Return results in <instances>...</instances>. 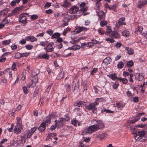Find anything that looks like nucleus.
I'll list each match as a JSON object with an SVG mask.
<instances>
[{
    "label": "nucleus",
    "mask_w": 147,
    "mask_h": 147,
    "mask_svg": "<svg viewBox=\"0 0 147 147\" xmlns=\"http://www.w3.org/2000/svg\"><path fill=\"white\" fill-rule=\"evenodd\" d=\"M96 123L94 125L90 126L87 128L85 129L83 132L84 134H91L93 132L96 131L104 127V125L100 120L95 121Z\"/></svg>",
    "instance_id": "obj_1"
},
{
    "label": "nucleus",
    "mask_w": 147,
    "mask_h": 147,
    "mask_svg": "<svg viewBox=\"0 0 147 147\" xmlns=\"http://www.w3.org/2000/svg\"><path fill=\"white\" fill-rule=\"evenodd\" d=\"M147 4L146 0H138L136 3L137 7L138 8H141Z\"/></svg>",
    "instance_id": "obj_2"
},
{
    "label": "nucleus",
    "mask_w": 147,
    "mask_h": 147,
    "mask_svg": "<svg viewBox=\"0 0 147 147\" xmlns=\"http://www.w3.org/2000/svg\"><path fill=\"white\" fill-rule=\"evenodd\" d=\"M64 118H60L59 120H55V122L56 125H57L58 127H60L63 126L65 122L64 121Z\"/></svg>",
    "instance_id": "obj_3"
},
{
    "label": "nucleus",
    "mask_w": 147,
    "mask_h": 147,
    "mask_svg": "<svg viewBox=\"0 0 147 147\" xmlns=\"http://www.w3.org/2000/svg\"><path fill=\"white\" fill-rule=\"evenodd\" d=\"M54 47V43L53 42H51L49 43L46 48V52H51L53 51Z\"/></svg>",
    "instance_id": "obj_4"
},
{
    "label": "nucleus",
    "mask_w": 147,
    "mask_h": 147,
    "mask_svg": "<svg viewBox=\"0 0 147 147\" xmlns=\"http://www.w3.org/2000/svg\"><path fill=\"white\" fill-rule=\"evenodd\" d=\"M35 75L34 76L32 77V84L31 85V86L34 87L35 86L36 84L38 82V78L37 77V75Z\"/></svg>",
    "instance_id": "obj_5"
},
{
    "label": "nucleus",
    "mask_w": 147,
    "mask_h": 147,
    "mask_svg": "<svg viewBox=\"0 0 147 147\" xmlns=\"http://www.w3.org/2000/svg\"><path fill=\"white\" fill-rule=\"evenodd\" d=\"M37 127H34L32 128H31V130L28 132V134H25L24 135L25 137H27L28 138H30L33 133L34 132Z\"/></svg>",
    "instance_id": "obj_6"
},
{
    "label": "nucleus",
    "mask_w": 147,
    "mask_h": 147,
    "mask_svg": "<svg viewBox=\"0 0 147 147\" xmlns=\"http://www.w3.org/2000/svg\"><path fill=\"white\" fill-rule=\"evenodd\" d=\"M26 19V16L23 15H21L20 16L19 21L24 24H26L27 23Z\"/></svg>",
    "instance_id": "obj_7"
},
{
    "label": "nucleus",
    "mask_w": 147,
    "mask_h": 147,
    "mask_svg": "<svg viewBox=\"0 0 147 147\" xmlns=\"http://www.w3.org/2000/svg\"><path fill=\"white\" fill-rule=\"evenodd\" d=\"M87 28L86 27H82L78 26L77 27L76 29V33H78L82 31H86Z\"/></svg>",
    "instance_id": "obj_8"
},
{
    "label": "nucleus",
    "mask_w": 147,
    "mask_h": 147,
    "mask_svg": "<svg viewBox=\"0 0 147 147\" xmlns=\"http://www.w3.org/2000/svg\"><path fill=\"white\" fill-rule=\"evenodd\" d=\"M98 19L100 20H104L105 18V15L103 11H100L98 13Z\"/></svg>",
    "instance_id": "obj_9"
},
{
    "label": "nucleus",
    "mask_w": 147,
    "mask_h": 147,
    "mask_svg": "<svg viewBox=\"0 0 147 147\" xmlns=\"http://www.w3.org/2000/svg\"><path fill=\"white\" fill-rule=\"evenodd\" d=\"M134 76L135 78L139 81H142L144 78V76L142 74L138 73L135 74Z\"/></svg>",
    "instance_id": "obj_10"
},
{
    "label": "nucleus",
    "mask_w": 147,
    "mask_h": 147,
    "mask_svg": "<svg viewBox=\"0 0 147 147\" xmlns=\"http://www.w3.org/2000/svg\"><path fill=\"white\" fill-rule=\"evenodd\" d=\"M25 39L26 40H30L32 42L36 41L37 40V39L33 36H27L25 38Z\"/></svg>",
    "instance_id": "obj_11"
},
{
    "label": "nucleus",
    "mask_w": 147,
    "mask_h": 147,
    "mask_svg": "<svg viewBox=\"0 0 147 147\" xmlns=\"http://www.w3.org/2000/svg\"><path fill=\"white\" fill-rule=\"evenodd\" d=\"M111 36L115 38H120V34L116 31H113L111 32Z\"/></svg>",
    "instance_id": "obj_12"
},
{
    "label": "nucleus",
    "mask_w": 147,
    "mask_h": 147,
    "mask_svg": "<svg viewBox=\"0 0 147 147\" xmlns=\"http://www.w3.org/2000/svg\"><path fill=\"white\" fill-rule=\"evenodd\" d=\"M38 57L39 59H48L49 58V55L47 53L44 54H40L38 55Z\"/></svg>",
    "instance_id": "obj_13"
},
{
    "label": "nucleus",
    "mask_w": 147,
    "mask_h": 147,
    "mask_svg": "<svg viewBox=\"0 0 147 147\" xmlns=\"http://www.w3.org/2000/svg\"><path fill=\"white\" fill-rule=\"evenodd\" d=\"M78 10V8L75 6H74L72 7L69 10V13L71 14L75 13Z\"/></svg>",
    "instance_id": "obj_14"
},
{
    "label": "nucleus",
    "mask_w": 147,
    "mask_h": 147,
    "mask_svg": "<svg viewBox=\"0 0 147 147\" xmlns=\"http://www.w3.org/2000/svg\"><path fill=\"white\" fill-rule=\"evenodd\" d=\"M107 76L113 80H114L116 79L120 81L121 80V78L117 77L115 73L113 74L109 75H108Z\"/></svg>",
    "instance_id": "obj_15"
},
{
    "label": "nucleus",
    "mask_w": 147,
    "mask_h": 147,
    "mask_svg": "<svg viewBox=\"0 0 147 147\" xmlns=\"http://www.w3.org/2000/svg\"><path fill=\"white\" fill-rule=\"evenodd\" d=\"M46 128V124L45 122H43L38 127V130L41 132L43 131Z\"/></svg>",
    "instance_id": "obj_16"
},
{
    "label": "nucleus",
    "mask_w": 147,
    "mask_h": 147,
    "mask_svg": "<svg viewBox=\"0 0 147 147\" xmlns=\"http://www.w3.org/2000/svg\"><path fill=\"white\" fill-rule=\"evenodd\" d=\"M17 125L16 126L20 128H22V124L21 119L20 117L17 118Z\"/></svg>",
    "instance_id": "obj_17"
},
{
    "label": "nucleus",
    "mask_w": 147,
    "mask_h": 147,
    "mask_svg": "<svg viewBox=\"0 0 147 147\" xmlns=\"http://www.w3.org/2000/svg\"><path fill=\"white\" fill-rule=\"evenodd\" d=\"M84 102L83 101L78 100L74 103L75 106L82 107L84 105Z\"/></svg>",
    "instance_id": "obj_18"
},
{
    "label": "nucleus",
    "mask_w": 147,
    "mask_h": 147,
    "mask_svg": "<svg viewBox=\"0 0 147 147\" xmlns=\"http://www.w3.org/2000/svg\"><path fill=\"white\" fill-rule=\"evenodd\" d=\"M88 109L89 110H95L97 109V108L96 107L94 106V105L92 103L90 104L87 107Z\"/></svg>",
    "instance_id": "obj_19"
},
{
    "label": "nucleus",
    "mask_w": 147,
    "mask_h": 147,
    "mask_svg": "<svg viewBox=\"0 0 147 147\" xmlns=\"http://www.w3.org/2000/svg\"><path fill=\"white\" fill-rule=\"evenodd\" d=\"M125 48L127 51V53L128 54L132 55L134 54V50L131 48L128 47H125Z\"/></svg>",
    "instance_id": "obj_20"
},
{
    "label": "nucleus",
    "mask_w": 147,
    "mask_h": 147,
    "mask_svg": "<svg viewBox=\"0 0 147 147\" xmlns=\"http://www.w3.org/2000/svg\"><path fill=\"white\" fill-rule=\"evenodd\" d=\"M111 61L112 59L110 57H107L104 59L103 62L106 65H108L110 64Z\"/></svg>",
    "instance_id": "obj_21"
},
{
    "label": "nucleus",
    "mask_w": 147,
    "mask_h": 147,
    "mask_svg": "<svg viewBox=\"0 0 147 147\" xmlns=\"http://www.w3.org/2000/svg\"><path fill=\"white\" fill-rule=\"evenodd\" d=\"M112 32V29L111 27L109 26H107L106 32L105 33V34L108 36L109 34Z\"/></svg>",
    "instance_id": "obj_22"
},
{
    "label": "nucleus",
    "mask_w": 147,
    "mask_h": 147,
    "mask_svg": "<svg viewBox=\"0 0 147 147\" xmlns=\"http://www.w3.org/2000/svg\"><path fill=\"white\" fill-rule=\"evenodd\" d=\"M20 129L18 127L15 126L14 129V133L16 134H18L20 133L21 131Z\"/></svg>",
    "instance_id": "obj_23"
},
{
    "label": "nucleus",
    "mask_w": 147,
    "mask_h": 147,
    "mask_svg": "<svg viewBox=\"0 0 147 147\" xmlns=\"http://www.w3.org/2000/svg\"><path fill=\"white\" fill-rule=\"evenodd\" d=\"M116 106L119 109H121L125 105L121 103L117 102L116 104Z\"/></svg>",
    "instance_id": "obj_24"
},
{
    "label": "nucleus",
    "mask_w": 147,
    "mask_h": 147,
    "mask_svg": "<svg viewBox=\"0 0 147 147\" xmlns=\"http://www.w3.org/2000/svg\"><path fill=\"white\" fill-rule=\"evenodd\" d=\"M60 36V34L58 32H56L54 33L51 36V38L54 39V38H58Z\"/></svg>",
    "instance_id": "obj_25"
},
{
    "label": "nucleus",
    "mask_w": 147,
    "mask_h": 147,
    "mask_svg": "<svg viewBox=\"0 0 147 147\" xmlns=\"http://www.w3.org/2000/svg\"><path fill=\"white\" fill-rule=\"evenodd\" d=\"M77 123L78 125L79 126L80 125V123L78 122L76 119H73L71 121V124L74 125L75 126H77Z\"/></svg>",
    "instance_id": "obj_26"
},
{
    "label": "nucleus",
    "mask_w": 147,
    "mask_h": 147,
    "mask_svg": "<svg viewBox=\"0 0 147 147\" xmlns=\"http://www.w3.org/2000/svg\"><path fill=\"white\" fill-rule=\"evenodd\" d=\"M21 9L22 8L20 7H16L12 10V12L14 13H17L21 10Z\"/></svg>",
    "instance_id": "obj_27"
},
{
    "label": "nucleus",
    "mask_w": 147,
    "mask_h": 147,
    "mask_svg": "<svg viewBox=\"0 0 147 147\" xmlns=\"http://www.w3.org/2000/svg\"><path fill=\"white\" fill-rule=\"evenodd\" d=\"M70 5V3H69L67 0L64 1L63 3L61 4V5L65 7H66Z\"/></svg>",
    "instance_id": "obj_28"
},
{
    "label": "nucleus",
    "mask_w": 147,
    "mask_h": 147,
    "mask_svg": "<svg viewBox=\"0 0 147 147\" xmlns=\"http://www.w3.org/2000/svg\"><path fill=\"white\" fill-rule=\"evenodd\" d=\"M145 134V132L144 130H142L139 131L138 132V134L140 137H144Z\"/></svg>",
    "instance_id": "obj_29"
},
{
    "label": "nucleus",
    "mask_w": 147,
    "mask_h": 147,
    "mask_svg": "<svg viewBox=\"0 0 147 147\" xmlns=\"http://www.w3.org/2000/svg\"><path fill=\"white\" fill-rule=\"evenodd\" d=\"M104 112L107 113H113V111L110 110L109 109H107L105 108H104L102 110V112Z\"/></svg>",
    "instance_id": "obj_30"
},
{
    "label": "nucleus",
    "mask_w": 147,
    "mask_h": 147,
    "mask_svg": "<svg viewBox=\"0 0 147 147\" xmlns=\"http://www.w3.org/2000/svg\"><path fill=\"white\" fill-rule=\"evenodd\" d=\"M9 77L8 78V81L9 82V83H10L13 79L12 77V71H9Z\"/></svg>",
    "instance_id": "obj_31"
},
{
    "label": "nucleus",
    "mask_w": 147,
    "mask_h": 147,
    "mask_svg": "<svg viewBox=\"0 0 147 147\" xmlns=\"http://www.w3.org/2000/svg\"><path fill=\"white\" fill-rule=\"evenodd\" d=\"M65 88L66 89V92H68L70 90L71 86L69 84H67L65 86Z\"/></svg>",
    "instance_id": "obj_32"
},
{
    "label": "nucleus",
    "mask_w": 147,
    "mask_h": 147,
    "mask_svg": "<svg viewBox=\"0 0 147 147\" xmlns=\"http://www.w3.org/2000/svg\"><path fill=\"white\" fill-rule=\"evenodd\" d=\"M124 66L123 63L122 61L119 62L117 65V68L119 69H121Z\"/></svg>",
    "instance_id": "obj_33"
},
{
    "label": "nucleus",
    "mask_w": 147,
    "mask_h": 147,
    "mask_svg": "<svg viewBox=\"0 0 147 147\" xmlns=\"http://www.w3.org/2000/svg\"><path fill=\"white\" fill-rule=\"evenodd\" d=\"M125 19L124 18L122 17L118 21V23L119 25H123V21L125 20Z\"/></svg>",
    "instance_id": "obj_34"
},
{
    "label": "nucleus",
    "mask_w": 147,
    "mask_h": 147,
    "mask_svg": "<svg viewBox=\"0 0 147 147\" xmlns=\"http://www.w3.org/2000/svg\"><path fill=\"white\" fill-rule=\"evenodd\" d=\"M11 39L6 40L2 42V44L4 45L9 44L11 42Z\"/></svg>",
    "instance_id": "obj_35"
},
{
    "label": "nucleus",
    "mask_w": 147,
    "mask_h": 147,
    "mask_svg": "<svg viewBox=\"0 0 147 147\" xmlns=\"http://www.w3.org/2000/svg\"><path fill=\"white\" fill-rule=\"evenodd\" d=\"M122 35L124 36H127L129 35V32L127 30H125L122 32Z\"/></svg>",
    "instance_id": "obj_36"
},
{
    "label": "nucleus",
    "mask_w": 147,
    "mask_h": 147,
    "mask_svg": "<svg viewBox=\"0 0 147 147\" xmlns=\"http://www.w3.org/2000/svg\"><path fill=\"white\" fill-rule=\"evenodd\" d=\"M79 86V84L78 82L76 83L74 87V90L76 92H77L78 91Z\"/></svg>",
    "instance_id": "obj_37"
},
{
    "label": "nucleus",
    "mask_w": 147,
    "mask_h": 147,
    "mask_svg": "<svg viewBox=\"0 0 147 147\" xmlns=\"http://www.w3.org/2000/svg\"><path fill=\"white\" fill-rule=\"evenodd\" d=\"M70 30L71 28H69V27H67V28H66V30L63 32V35L64 36H65L66 35L67 32L70 31Z\"/></svg>",
    "instance_id": "obj_38"
},
{
    "label": "nucleus",
    "mask_w": 147,
    "mask_h": 147,
    "mask_svg": "<svg viewBox=\"0 0 147 147\" xmlns=\"http://www.w3.org/2000/svg\"><path fill=\"white\" fill-rule=\"evenodd\" d=\"M107 21L105 20L101 21L100 23V25L102 27H103L104 26L107 25Z\"/></svg>",
    "instance_id": "obj_39"
},
{
    "label": "nucleus",
    "mask_w": 147,
    "mask_h": 147,
    "mask_svg": "<svg viewBox=\"0 0 147 147\" xmlns=\"http://www.w3.org/2000/svg\"><path fill=\"white\" fill-rule=\"evenodd\" d=\"M26 49L30 50L32 49L33 48V46L30 45H28L26 46Z\"/></svg>",
    "instance_id": "obj_40"
},
{
    "label": "nucleus",
    "mask_w": 147,
    "mask_h": 147,
    "mask_svg": "<svg viewBox=\"0 0 147 147\" xmlns=\"http://www.w3.org/2000/svg\"><path fill=\"white\" fill-rule=\"evenodd\" d=\"M51 116L50 115H49L47 116L46 120L44 122L45 123H50L51 122V118H50Z\"/></svg>",
    "instance_id": "obj_41"
},
{
    "label": "nucleus",
    "mask_w": 147,
    "mask_h": 147,
    "mask_svg": "<svg viewBox=\"0 0 147 147\" xmlns=\"http://www.w3.org/2000/svg\"><path fill=\"white\" fill-rule=\"evenodd\" d=\"M119 86V83L117 82H116L113 85V88L114 89H116L118 88V87Z\"/></svg>",
    "instance_id": "obj_42"
},
{
    "label": "nucleus",
    "mask_w": 147,
    "mask_h": 147,
    "mask_svg": "<svg viewBox=\"0 0 147 147\" xmlns=\"http://www.w3.org/2000/svg\"><path fill=\"white\" fill-rule=\"evenodd\" d=\"M15 57L16 58L20 59L21 57H23L21 53H17L15 55Z\"/></svg>",
    "instance_id": "obj_43"
},
{
    "label": "nucleus",
    "mask_w": 147,
    "mask_h": 147,
    "mask_svg": "<svg viewBox=\"0 0 147 147\" xmlns=\"http://www.w3.org/2000/svg\"><path fill=\"white\" fill-rule=\"evenodd\" d=\"M16 63L15 62H14L13 63V64L12 65V67H11L13 71H16L17 70V69L16 68Z\"/></svg>",
    "instance_id": "obj_44"
},
{
    "label": "nucleus",
    "mask_w": 147,
    "mask_h": 147,
    "mask_svg": "<svg viewBox=\"0 0 147 147\" xmlns=\"http://www.w3.org/2000/svg\"><path fill=\"white\" fill-rule=\"evenodd\" d=\"M107 136V134L106 133H102L101 134L100 136V139L102 140L104 138H105Z\"/></svg>",
    "instance_id": "obj_45"
},
{
    "label": "nucleus",
    "mask_w": 147,
    "mask_h": 147,
    "mask_svg": "<svg viewBox=\"0 0 147 147\" xmlns=\"http://www.w3.org/2000/svg\"><path fill=\"white\" fill-rule=\"evenodd\" d=\"M106 41H109V42L113 43L115 42V40L113 38H107L106 39Z\"/></svg>",
    "instance_id": "obj_46"
},
{
    "label": "nucleus",
    "mask_w": 147,
    "mask_h": 147,
    "mask_svg": "<svg viewBox=\"0 0 147 147\" xmlns=\"http://www.w3.org/2000/svg\"><path fill=\"white\" fill-rule=\"evenodd\" d=\"M2 20L3 22L5 25L8 24L9 22V21L6 18L3 19Z\"/></svg>",
    "instance_id": "obj_47"
},
{
    "label": "nucleus",
    "mask_w": 147,
    "mask_h": 147,
    "mask_svg": "<svg viewBox=\"0 0 147 147\" xmlns=\"http://www.w3.org/2000/svg\"><path fill=\"white\" fill-rule=\"evenodd\" d=\"M88 9V7H85L81 8L80 10L82 12H83L86 11Z\"/></svg>",
    "instance_id": "obj_48"
},
{
    "label": "nucleus",
    "mask_w": 147,
    "mask_h": 147,
    "mask_svg": "<svg viewBox=\"0 0 147 147\" xmlns=\"http://www.w3.org/2000/svg\"><path fill=\"white\" fill-rule=\"evenodd\" d=\"M139 119V118H135L133 120L130 121V123L133 124L134 123L136 122Z\"/></svg>",
    "instance_id": "obj_49"
},
{
    "label": "nucleus",
    "mask_w": 147,
    "mask_h": 147,
    "mask_svg": "<svg viewBox=\"0 0 147 147\" xmlns=\"http://www.w3.org/2000/svg\"><path fill=\"white\" fill-rule=\"evenodd\" d=\"M38 89H37V88L36 89V90H35V91L34 93V94H33V98L35 97L37 95L38 92Z\"/></svg>",
    "instance_id": "obj_50"
},
{
    "label": "nucleus",
    "mask_w": 147,
    "mask_h": 147,
    "mask_svg": "<svg viewBox=\"0 0 147 147\" xmlns=\"http://www.w3.org/2000/svg\"><path fill=\"white\" fill-rule=\"evenodd\" d=\"M22 89L24 92L25 94H26L28 93V90L27 88L26 87H22Z\"/></svg>",
    "instance_id": "obj_51"
},
{
    "label": "nucleus",
    "mask_w": 147,
    "mask_h": 147,
    "mask_svg": "<svg viewBox=\"0 0 147 147\" xmlns=\"http://www.w3.org/2000/svg\"><path fill=\"white\" fill-rule=\"evenodd\" d=\"M134 64L133 62L131 61H129L127 63V65L128 67H132Z\"/></svg>",
    "instance_id": "obj_52"
},
{
    "label": "nucleus",
    "mask_w": 147,
    "mask_h": 147,
    "mask_svg": "<svg viewBox=\"0 0 147 147\" xmlns=\"http://www.w3.org/2000/svg\"><path fill=\"white\" fill-rule=\"evenodd\" d=\"M38 16L35 15H32L30 17V18L32 20H34L37 18Z\"/></svg>",
    "instance_id": "obj_53"
},
{
    "label": "nucleus",
    "mask_w": 147,
    "mask_h": 147,
    "mask_svg": "<svg viewBox=\"0 0 147 147\" xmlns=\"http://www.w3.org/2000/svg\"><path fill=\"white\" fill-rule=\"evenodd\" d=\"M121 82L123 84H126L127 82V80L126 78H121Z\"/></svg>",
    "instance_id": "obj_54"
},
{
    "label": "nucleus",
    "mask_w": 147,
    "mask_h": 147,
    "mask_svg": "<svg viewBox=\"0 0 147 147\" xmlns=\"http://www.w3.org/2000/svg\"><path fill=\"white\" fill-rule=\"evenodd\" d=\"M73 48H74V50L75 51L80 49V47L78 45H75L73 46Z\"/></svg>",
    "instance_id": "obj_55"
},
{
    "label": "nucleus",
    "mask_w": 147,
    "mask_h": 147,
    "mask_svg": "<svg viewBox=\"0 0 147 147\" xmlns=\"http://www.w3.org/2000/svg\"><path fill=\"white\" fill-rule=\"evenodd\" d=\"M8 12V11L7 10L4 9L2 10L1 11V13L2 15H4L6 14Z\"/></svg>",
    "instance_id": "obj_56"
},
{
    "label": "nucleus",
    "mask_w": 147,
    "mask_h": 147,
    "mask_svg": "<svg viewBox=\"0 0 147 147\" xmlns=\"http://www.w3.org/2000/svg\"><path fill=\"white\" fill-rule=\"evenodd\" d=\"M13 124L12 123L11 125V127L10 128H7V130L9 131V132H11L12 131L13 129Z\"/></svg>",
    "instance_id": "obj_57"
},
{
    "label": "nucleus",
    "mask_w": 147,
    "mask_h": 147,
    "mask_svg": "<svg viewBox=\"0 0 147 147\" xmlns=\"http://www.w3.org/2000/svg\"><path fill=\"white\" fill-rule=\"evenodd\" d=\"M91 41L92 43H93V45L94 44H98L99 43V42L98 41H97V40L95 39L92 40Z\"/></svg>",
    "instance_id": "obj_58"
},
{
    "label": "nucleus",
    "mask_w": 147,
    "mask_h": 147,
    "mask_svg": "<svg viewBox=\"0 0 147 147\" xmlns=\"http://www.w3.org/2000/svg\"><path fill=\"white\" fill-rule=\"evenodd\" d=\"M26 39H23L20 41V43L22 44H24L26 42Z\"/></svg>",
    "instance_id": "obj_59"
},
{
    "label": "nucleus",
    "mask_w": 147,
    "mask_h": 147,
    "mask_svg": "<svg viewBox=\"0 0 147 147\" xmlns=\"http://www.w3.org/2000/svg\"><path fill=\"white\" fill-rule=\"evenodd\" d=\"M97 68H94L92 71H91V73L92 75H93L94 73H96L97 71Z\"/></svg>",
    "instance_id": "obj_60"
},
{
    "label": "nucleus",
    "mask_w": 147,
    "mask_h": 147,
    "mask_svg": "<svg viewBox=\"0 0 147 147\" xmlns=\"http://www.w3.org/2000/svg\"><path fill=\"white\" fill-rule=\"evenodd\" d=\"M88 85L87 84H85L83 92H86L87 90Z\"/></svg>",
    "instance_id": "obj_61"
},
{
    "label": "nucleus",
    "mask_w": 147,
    "mask_h": 147,
    "mask_svg": "<svg viewBox=\"0 0 147 147\" xmlns=\"http://www.w3.org/2000/svg\"><path fill=\"white\" fill-rule=\"evenodd\" d=\"M103 100H104V99L102 98H98L96 99V101H98V102L103 101Z\"/></svg>",
    "instance_id": "obj_62"
},
{
    "label": "nucleus",
    "mask_w": 147,
    "mask_h": 147,
    "mask_svg": "<svg viewBox=\"0 0 147 147\" xmlns=\"http://www.w3.org/2000/svg\"><path fill=\"white\" fill-rule=\"evenodd\" d=\"M53 31L52 30H49L47 31V33L51 35L52 34Z\"/></svg>",
    "instance_id": "obj_63"
},
{
    "label": "nucleus",
    "mask_w": 147,
    "mask_h": 147,
    "mask_svg": "<svg viewBox=\"0 0 147 147\" xmlns=\"http://www.w3.org/2000/svg\"><path fill=\"white\" fill-rule=\"evenodd\" d=\"M69 21V19L67 17H65L63 20L64 22L68 23Z\"/></svg>",
    "instance_id": "obj_64"
}]
</instances>
